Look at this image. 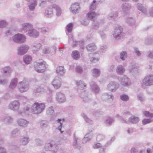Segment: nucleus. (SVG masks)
I'll return each instance as SVG.
<instances>
[{
  "mask_svg": "<svg viewBox=\"0 0 153 153\" xmlns=\"http://www.w3.org/2000/svg\"><path fill=\"white\" fill-rule=\"evenodd\" d=\"M69 42L70 43L73 42V46H75L76 45H77L78 44L79 42H77L74 41V40L73 39V37L72 36H71L70 37H69Z\"/></svg>",
  "mask_w": 153,
  "mask_h": 153,
  "instance_id": "obj_59",
  "label": "nucleus"
},
{
  "mask_svg": "<svg viewBox=\"0 0 153 153\" xmlns=\"http://www.w3.org/2000/svg\"><path fill=\"white\" fill-rule=\"evenodd\" d=\"M53 9H55L56 11V14L57 16H60L62 13V10L61 8L57 5L55 4L52 5L51 7Z\"/></svg>",
  "mask_w": 153,
  "mask_h": 153,
  "instance_id": "obj_36",
  "label": "nucleus"
},
{
  "mask_svg": "<svg viewBox=\"0 0 153 153\" xmlns=\"http://www.w3.org/2000/svg\"><path fill=\"white\" fill-rule=\"evenodd\" d=\"M18 88L19 91L22 92L27 91L29 88V82L27 79L25 78L22 81L19 82Z\"/></svg>",
  "mask_w": 153,
  "mask_h": 153,
  "instance_id": "obj_5",
  "label": "nucleus"
},
{
  "mask_svg": "<svg viewBox=\"0 0 153 153\" xmlns=\"http://www.w3.org/2000/svg\"><path fill=\"white\" fill-rule=\"evenodd\" d=\"M40 128L42 129H43L48 127V122L46 120H42L40 122Z\"/></svg>",
  "mask_w": 153,
  "mask_h": 153,
  "instance_id": "obj_41",
  "label": "nucleus"
},
{
  "mask_svg": "<svg viewBox=\"0 0 153 153\" xmlns=\"http://www.w3.org/2000/svg\"><path fill=\"white\" fill-rule=\"evenodd\" d=\"M58 151V147L55 144H53L50 151L48 152V153H57Z\"/></svg>",
  "mask_w": 153,
  "mask_h": 153,
  "instance_id": "obj_48",
  "label": "nucleus"
},
{
  "mask_svg": "<svg viewBox=\"0 0 153 153\" xmlns=\"http://www.w3.org/2000/svg\"><path fill=\"white\" fill-rule=\"evenodd\" d=\"M120 99L124 102H127L129 100V98L128 95L123 94L120 96Z\"/></svg>",
  "mask_w": 153,
  "mask_h": 153,
  "instance_id": "obj_51",
  "label": "nucleus"
},
{
  "mask_svg": "<svg viewBox=\"0 0 153 153\" xmlns=\"http://www.w3.org/2000/svg\"><path fill=\"white\" fill-rule=\"evenodd\" d=\"M126 21L127 23L132 27L135 28L136 27L137 25L135 24V20L133 18L128 17L126 19Z\"/></svg>",
  "mask_w": 153,
  "mask_h": 153,
  "instance_id": "obj_27",
  "label": "nucleus"
},
{
  "mask_svg": "<svg viewBox=\"0 0 153 153\" xmlns=\"http://www.w3.org/2000/svg\"><path fill=\"white\" fill-rule=\"evenodd\" d=\"M137 7L138 10L141 11L145 14H147V7L140 3H138L137 4Z\"/></svg>",
  "mask_w": 153,
  "mask_h": 153,
  "instance_id": "obj_25",
  "label": "nucleus"
},
{
  "mask_svg": "<svg viewBox=\"0 0 153 153\" xmlns=\"http://www.w3.org/2000/svg\"><path fill=\"white\" fill-rule=\"evenodd\" d=\"M29 46L26 44H23L19 46L17 49V53L19 55H23L27 52Z\"/></svg>",
  "mask_w": 153,
  "mask_h": 153,
  "instance_id": "obj_7",
  "label": "nucleus"
},
{
  "mask_svg": "<svg viewBox=\"0 0 153 153\" xmlns=\"http://www.w3.org/2000/svg\"><path fill=\"white\" fill-rule=\"evenodd\" d=\"M30 111H31V108L30 109L29 107L27 106L25 107L23 109L19 110L18 111V113L20 115L25 116L29 115Z\"/></svg>",
  "mask_w": 153,
  "mask_h": 153,
  "instance_id": "obj_18",
  "label": "nucleus"
},
{
  "mask_svg": "<svg viewBox=\"0 0 153 153\" xmlns=\"http://www.w3.org/2000/svg\"><path fill=\"white\" fill-rule=\"evenodd\" d=\"M91 89L92 91L97 94H98L100 91V88L98 85L94 82H92L90 83Z\"/></svg>",
  "mask_w": 153,
  "mask_h": 153,
  "instance_id": "obj_17",
  "label": "nucleus"
},
{
  "mask_svg": "<svg viewBox=\"0 0 153 153\" xmlns=\"http://www.w3.org/2000/svg\"><path fill=\"white\" fill-rule=\"evenodd\" d=\"M7 24V22L5 20H0V28H3L5 27Z\"/></svg>",
  "mask_w": 153,
  "mask_h": 153,
  "instance_id": "obj_54",
  "label": "nucleus"
},
{
  "mask_svg": "<svg viewBox=\"0 0 153 153\" xmlns=\"http://www.w3.org/2000/svg\"><path fill=\"white\" fill-rule=\"evenodd\" d=\"M46 112L47 114L48 115H53L54 112L53 107L52 106L49 107L48 108Z\"/></svg>",
  "mask_w": 153,
  "mask_h": 153,
  "instance_id": "obj_53",
  "label": "nucleus"
},
{
  "mask_svg": "<svg viewBox=\"0 0 153 153\" xmlns=\"http://www.w3.org/2000/svg\"><path fill=\"white\" fill-rule=\"evenodd\" d=\"M32 28V25L29 23H23L21 25L20 32L22 33L28 32L29 30Z\"/></svg>",
  "mask_w": 153,
  "mask_h": 153,
  "instance_id": "obj_11",
  "label": "nucleus"
},
{
  "mask_svg": "<svg viewBox=\"0 0 153 153\" xmlns=\"http://www.w3.org/2000/svg\"><path fill=\"white\" fill-rule=\"evenodd\" d=\"M56 72L58 74L63 76L65 72V70L63 66H60L57 68Z\"/></svg>",
  "mask_w": 153,
  "mask_h": 153,
  "instance_id": "obj_37",
  "label": "nucleus"
},
{
  "mask_svg": "<svg viewBox=\"0 0 153 153\" xmlns=\"http://www.w3.org/2000/svg\"><path fill=\"white\" fill-rule=\"evenodd\" d=\"M98 2L99 1H97L96 0H94L93 1L92 3L91 4L90 6V11H93L96 9L97 4Z\"/></svg>",
  "mask_w": 153,
  "mask_h": 153,
  "instance_id": "obj_45",
  "label": "nucleus"
},
{
  "mask_svg": "<svg viewBox=\"0 0 153 153\" xmlns=\"http://www.w3.org/2000/svg\"><path fill=\"white\" fill-rule=\"evenodd\" d=\"M86 48L88 51H94L97 49L96 46L94 43L89 44L87 45Z\"/></svg>",
  "mask_w": 153,
  "mask_h": 153,
  "instance_id": "obj_43",
  "label": "nucleus"
},
{
  "mask_svg": "<svg viewBox=\"0 0 153 153\" xmlns=\"http://www.w3.org/2000/svg\"><path fill=\"white\" fill-rule=\"evenodd\" d=\"M118 16V13L117 11H112L107 15V19L109 20H114Z\"/></svg>",
  "mask_w": 153,
  "mask_h": 153,
  "instance_id": "obj_19",
  "label": "nucleus"
},
{
  "mask_svg": "<svg viewBox=\"0 0 153 153\" xmlns=\"http://www.w3.org/2000/svg\"><path fill=\"white\" fill-rule=\"evenodd\" d=\"M57 121L60 124V125L58 127V129L60 131L61 133H62L63 131H61V129L62 126L63 125V123L64 121V119H58V120H57Z\"/></svg>",
  "mask_w": 153,
  "mask_h": 153,
  "instance_id": "obj_49",
  "label": "nucleus"
},
{
  "mask_svg": "<svg viewBox=\"0 0 153 153\" xmlns=\"http://www.w3.org/2000/svg\"><path fill=\"white\" fill-rule=\"evenodd\" d=\"M92 75L93 76L97 77L99 76L100 74V71L97 68H94L91 71Z\"/></svg>",
  "mask_w": 153,
  "mask_h": 153,
  "instance_id": "obj_44",
  "label": "nucleus"
},
{
  "mask_svg": "<svg viewBox=\"0 0 153 153\" xmlns=\"http://www.w3.org/2000/svg\"><path fill=\"white\" fill-rule=\"evenodd\" d=\"M80 96L85 102H88L91 100V98L88 94L84 91H83L82 93L80 94Z\"/></svg>",
  "mask_w": 153,
  "mask_h": 153,
  "instance_id": "obj_32",
  "label": "nucleus"
},
{
  "mask_svg": "<svg viewBox=\"0 0 153 153\" xmlns=\"http://www.w3.org/2000/svg\"><path fill=\"white\" fill-rule=\"evenodd\" d=\"M137 99L140 102H143L145 101V98L143 94L140 93L137 95Z\"/></svg>",
  "mask_w": 153,
  "mask_h": 153,
  "instance_id": "obj_56",
  "label": "nucleus"
},
{
  "mask_svg": "<svg viewBox=\"0 0 153 153\" xmlns=\"http://www.w3.org/2000/svg\"><path fill=\"white\" fill-rule=\"evenodd\" d=\"M76 71L77 72L81 74L83 71V69L81 66L78 65L76 67Z\"/></svg>",
  "mask_w": 153,
  "mask_h": 153,
  "instance_id": "obj_64",
  "label": "nucleus"
},
{
  "mask_svg": "<svg viewBox=\"0 0 153 153\" xmlns=\"http://www.w3.org/2000/svg\"><path fill=\"white\" fill-rule=\"evenodd\" d=\"M30 140L28 136L27 135L22 137L21 139L20 142L23 145L27 144Z\"/></svg>",
  "mask_w": 153,
  "mask_h": 153,
  "instance_id": "obj_34",
  "label": "nucleus"
},
{
  "mask_svg": "<svg viewBox=\"0 0 153 153\" xmlns=\"http://www.w3.org/2000/svg\"><path fill=\"white\" fill-rule=\"evenodd\" d=\"M32 59L31 56L29 55H25L23 57V61L26 64H29Z\"/></svg>",
  "mask_w": 153,
  "mask_h": 153,
  "instance_id": "obj_35",
  "label": "nucleus"
},
{
  "mask_svg": "<svg viewBox=\"0 0 153 153\" xmlns=\"http://www.w3.org/2000/svg\"><path fill=\"white\" fill-rule=\"evenodd\" d=\"M45 108L44 103L35 102L31 107V112L34 114H38L41 113L45 109Z\"/></svg>",
  "mask_w": 153,
  "mask_h": 153,
  "instance_id": "obj_2",
  "label": "nucleus"
},
{
  "mask_svg": "<svg viewBox=\"0 0 153 153\" xmlns=\"http://www.w3.org/2000/svg\"><path fill=\"white\" fill-rule=\"evenodd\" d=\"M114 122V119L109 117H106L104 120L105 123L107 125L109 126L111 125V124Z\"/></svg>",
  "mask_w": 153,
  "mask_h": 153,
  "instance_id": "obj_40",
  "label": "nucleus"
},
{
  "mask_svg": "<svg viewBox=\"0 0 153 153\" xmlns=\"http://www.w3.org/2000/svg\"><path fill=\"white\" fill-rule=\"evenodd\" d=\"M99 15V14L96 13L95 12L93 11H90L87 15L88 18L91 20H94Z\"/></svg>",
  "mask_w": 153,
  "mask_h": 153,
  "instance_id": "obj_33",
  "label": "nucleus"
},
{
  "mask_svg": "<svg viewBox=\"0 0 153 153\" xmlns=\"http://www.w3.org/2000/svg\"><path fill=\"white\" fill-rule=\"evenodd\" d=\"M82 116L84 118L86 122L90 123H92V120H91L89 118H88L86 114L83 113L82 114Z\"/></svg>",
  "mask_w": 153,
  "mask_h": 153,
  "instance_id": "obj_63",
  "label": "nucleus"
},
{
  "mask_svg": "<svg viewBox=\"0 0 153 153\" xmlns=\"http://www.w3.org/2000/svg\"><path fill=\"white\" fill-rule=\"evenodd\" d=\"M52 84L55 89H57L59 88L61 86V79L58 76L55 77L52 81Z\"/></svg>",
  "mask_w": 153,
  "mask_h": 153,
  "instance_id": "obj_10",
  "label": "nucleus"
},
{
  "mask_svg": "<svg viewBox=\"0 0 153 153\" xmlns=\"http://www.w3.org/2000/svg\"><path fill=\"white\" fill-rule=\"evenodd\" d=\"M118 79L121 84L124 86L128 87L131 84L130 79L126 76L118 78Z\"/></svg>",
  "mask_w": 153,
  "mask_h": 153,
  "instance_id": "obj_9",
  "label": "nucleus"
},
{
  "mask_svg": "<svg viewBox=\"0 0 153 153\" xmlns=\"http://www.w3.org/2000/svg\"><path fill=\"white\" fill-rule=\"evenodd\" d=\"M80 140L75 135L74 136V141L73 143V145L74 148H77L78 146V143Z\"/></svg>",
  "mask_w": 153,
  "mask_h": 153,
  "instance_id": "obj_46",
  "label": "nucleus"
},
{
  "mask_svg": "<svg viewBox=\"0 0 153 153\" xmlns=\"http://www.w3.org/2000/svg\"><path fill=\"white\" fill-rule=\"evenodd\" d=\"M140 120L139 118L135 116H132L128 119V121L132 123H138Z\"/></svg>",
  "mask_w": 153,
  "mask_h": 153,
  "instance_id": "obj_38",
  "label": "nucleus"
},
{
  "mask_svg": "<svg viewBox=\"0 0 153 153\" xmlns=\"http://www.w3.org/2000/svg\"><path fill=\"white\" fill-rule=\"evenodd\" d=\"M18 84V79L17 78L12 79L10 82L9 85V88L13 89L15 88Z\"/></svg>",
  "mask_w": 153,
  "mask_h": 153,
  "instance_id": "obj_23",
  "label": "nucleus"
},
{
  "mask_svg": "<svg viewBox=\"0 0 153 153\" xmlns=\"http://www.w3.org/2000/svg\"><path fill=\"white\" fill-rule=\"evenodd\" d=\"M125 69L123 66L122 65H118L116 68V72L119 75H122L125 72Z\"/></svg>",
  "mask_w": 153,
  "mask_h": 153,
  "instance_id": "obj_31",
  "label": "nucleus"
},
{
  "mask_svg": "<svg viewBox=\"0 0 153 153\" xmlns=\"http://www.w3.org/2000/svg\"><path fill=\"white\" fill-rule=\"evenodd\" d=\"M72 57L75 59H78L80 57L79 53L76 51H74L72 53Z\"/></svg>",
  "mask_w": 153,
  "mask_h": 153,
  "instance_id": "obj_47",
  "label": "nucleus"
},
{
  "mask_svg": "<svg viewBox=\"0 0 153 153\" xmlns=\"http://www.w3.org/2000/svg\"><path fill=\"white\" fill-rule=\"evenodd\" d=\"M102 98L104 101L109 100L110 101H112L113 100L114 97L112 94H109L108 93H105L102 95Z\"/></svg>",
  "mask_w": 153,
  "mask_h": 153,
  "instance_id": "obj_24",
  "label": "nucleus"
},
{
  "mask_svg": "<svg viewBox=\"0 0 153 153\" xmlns=\"http://www.w3.org/2000/svg\"><path fill=\"white\" fill-rule=\"evenodd\" d=\"M52 5L49 6L48 10H46L44 13V15L47 17H51L53 14V9L51 7Z\"/></svg>",
  "mask_w": 153,
  "mask_h": 153,
  "instance_id": "obj_29",
  "label": "nucleus"
},
{
  "mask_svg": "<svg viewBox=\"0 0 153 153\" xmlns=\"http://www.w3.org/2000/svg\"><path fill=\"white\" fill-rule=\"evenodd\" d=\"M56 99L57 101L60 103L64 102L66 101V97L65 95L64 94L61 92H58L56 93Z\"/></svg>",
  "mask_w": 153,
  "mask_h": 153,
  "instance_id": "obj_13",
  "label": "nucleus"
},
{
  "mask_svg": "<svg viewBox=\"0 0 153 153\" xmlns=\"http://www.w3.org/2000/svg\"><path fill=\"white\" fill-rule=\"evenodd\" d=\"M120 84L117 82L114 81H111L108 85L107 89L109 91L115 92L118 89Z\"/></svg>",
  "mask_w": 153,
  "mask_h": 153,
  "instance_id": "obj_8",
  "label": "nucleus"
},
{
  "mask_svg": "<svg viewBox=\"0 0 153 153\" xmlns=\"http://www.w3.org/2000/svg\"><path fill=\"white\" fill-rule=\"evenodd\" d=\"M17 123L19 126L23 128L27 127L29 124V122L28 121L22 118L18 119L17 120Z\"/></svg>",
  "mask_w": 153,
  "mask_h": 153,
  "instance_id": "obj_15",
  "label": "nucleus"
},
{
  "mask_svg": "<svg viewBox=\"0 0 153 153\" xmlns=\"http://www.w3.org/2000/svg\"><path fill=\"white\" fill-rule=\"evenodd\" d=\"M104 23L105 20L104 19L101 20L99 22L94 23L93 26V28L94 29H97L100 26L102 25Z\"/></svg>",
  "mask_w": 153,
  "mask_h": 153,
  "instance_id": "obj_42",
  "label": "nucleus"
},
{
  "mask_svg": "<svg viewBox=\"0 0 153 153\" xmlns=\"http://www.w3.org/2000/svg\"><path fill=\"white\" fill-rule=\"evenodd\" d=\"M127 55L126 52L125 51H123L120 54V57L122 60H124L127 57Z\"/></svg>",
  "mask_w": 153,
  "mask_h": 153,
  "instance_id": "obj_50",
  "label": "nucleus"
},
{
  "mask_svg": "<svg viewBox=\"0 0 153 153\" xmlns=\"http://www.w3.org/2000/svg\"><path fill=\"white\" fill-rule=\"evenodd\" d=\"M34 66L35 70L37 72L42 73L45 71L47 65L45 62L41 59L36 60L35 62Z\"/></svg>",
  "mask_w": 153,
  "mask_h": 153,
  "instance_id": "obj_1",
  "label": "nucleus"
},
{
  "mask_svg": "<svg viewBox=\"0 0 153 153\" xmlns=\"http://www.w3.org/2000/svg\"><path fill=\"white\" fill-rule=\"evenodd\" d=\"M144 115L147 117H153V114L150 113L149 112L146 111H143Z\"/></svg>",
  "mask_w": 153,
  "mask_h": 153,
  "instance_id": "obj_61",
  "label": "nucleus"
},
{
  "mask_svg": "<svg viewBox=\"0 0 153 153\" xmlns=\"http://www.w3.org/2000/svg\"><path fill=\"white\" fill-rule=\"evenodd\" d=\"M128 70L133 75H136L138 74V69L134 64L130 65Z\"/></svg>",
  "mask_w": 153,
  "mask_h": 153,
  "instance_id": "obj_16",
  "label": "nucleus"
},
{
  "mask_svg": "<svg viewBox=\"0 0 153 153\" xmlns=\"http://www.w3.org/2000/svg\"><path fill=\"white\" fill-rule=\"evenodd\" d=\"M33 92L36 93V94H37L40 96L44 94L45 91L44 88L39 87L34 89Z\"/></svg>",
  "mask_w": 153,
  "mask_h": 153,
  "instance_id": "obj_30",
  "label": "nucleus"
},
{
  "mask_svg": "<svg viewBox=\"0 0 153 153\" xmlns=\"http://www.w3.org/2000/svg\"><path fill=\"white\" fill-rule=\"evenodd\" d=\"M13 41L17 43L22 44L26 41V37L24 34L17 33L13 35L12 37Z\"/></svg>",
  "mask_w": 153,
  "mask_h": 153,
  "instance_id": "obj_4",
  "label": "nucleus"
},
{
  "mask_svg": "<svg viewBox=\"0 0 153 153\" xmlns=\"http://www.w3.org/2000/svg\"><path fill=\"white\" fill-rule=\"evenodd\" d=\"M1 120L5 123L9 124L12 122L13 118L9 116H4L1 117Z\"/></svg>",
  "mask_w": 153,
  "mask_h": 153,
  "instance_id": "obj_28",
  "label": "nucleus"
},
{
  "mask_svg": "<svg viewBox=\"0 0 153 153\" xmlns=\"http://www.w3.org/2000/svg\"><path fill=\"white\" fill-rule=\"evenodd\" d=\"M28 36L33 37H37L39 36V32L36 30L30 29L27 33Z\"/></svg>",
  "mask_w": 153,
  "mask_h": 153,
  "instance_id": "obj_21",
  "label": "nucleus"
},
{
  "mask_svg": "<svg viewBox=\"0 0 153 153\" xmlns=\"http://www.w3.org/2000/svg\"><path fill=\"white\" fill-rule=\"evenodd\" d=\"M73 27V24L71 23L68 24L66 26V30L68 33L71 32Z\"/></svg>",
  "mask_w": 153,
  "mask_h": 153,
  "instance_id": "obj_57",
  "label": "nucleus"
},
{
  "mask_svg": "<svg viewBox=\"0 0 153 153\" xmlns=\"http://www.w3.org/2000/svg\"><path fill=\"white\" fill-rule=\"evenodd\" d=\"M75 83L77 87V91L79 92L80 89L82 90L86 87L85 84L81 80H76L75 81Z\"/></svg>",
  "mask_w": 153,
  "mask_h": 153,
  "instance_id": "obj_14",
  "label": "nucleus"
},
{
  "mask_svg": "<svg viewBox=\"0 0 153 153\" xmlns=\"http://www.w3.org/2000/svg\"><path fill=\"white\" fill-rule=\"evenodd\" d=\"M93 129L91 128V127L89 128L88 129V132L86 134H88V136L87 137L88 139L90 140L92 138L93 136V134L92 133Z\"/></svg>",
  "mask_w": 153,
  "mask_h": 153,
  "instance_id": "obj_52",
  "label": "nucleus"
},
{
  "mask_svg": "<svg viewBox=\"0 0 153 153\" xmlns=\"http://www.w3.org/2000/svg\"><path fill=\"white\" fill-rule=\"evenodd\" d=\"M121 8L124 12L128 13L131 8V5L129 3H125L122 4Z\"/></svg>",
  "mask_w": 153,
  "mask_h": 153,
  "instance_id": "obj_26",
  "label": "nucleus"
},
{
  "mask_svg": "<svg viewBox=\"0 0 153 153\" xmlns=\"http://www.w3.org/2000/svg\"><path fill=\"white\" fill-rule=\"evenodd\" d=\"M79 9V4L78 3L72 4L71 7V10L73 13L76 14L78 13Z\"/></svg>",
  "mask_w": 153,
  "mask_h": 153,
  "instance_id": "obj_22",
  "label": "nucleus"
},
{
  "mask_svg": "<svg viewBox=\"0 0 153 153\" xmlns=\"http://www.w3.org/2000/svg\"><path fill=\"white\" fill-rule=\"evenodd\" d=\"M53 144L51 143H47L45 144V149L46 150H49L50 151Z\"/></svg>",
  "mask_w": 153,
  "mask_h": 153,
  "instance_id": "obj_55",
  "label": "nucleus"
},
{
  "mask_svg": "<svg viewBox=\"0 0 153 153\" xmlns=\"http://www.w3.org/2000/svg\"><path fill=\"white\" fill-rule=\"evenodd\" d=\"M125 132L127 134H130L133 132V128L131 127H127L125 128Z\"/></svg>",
  "mask_w": 153,
  "mask_h": 153,
  "instance_id": "obj_60",
  "label": "nucleus"
},
{
  "mask_svg": "<svg viewBox=\"0 0 153 153\" xmlns=\"http://www.w3.org/2000/svg\"><path fill=\"white\" fill-rule=\"evenodd\" d=\"M113 37L116 39H119L123 38L124 36V34L123 32V29L121 26H118L115 28L113 34Z\"/></svg>",
  "mask_w": 153,
  "mask_h": 153,
  "instance_id": "obj_6",
  "label": "nucleus"
},
{
  "mask_svg": "<svg viewBox=\"0 0 153 153\" xmlns=\"http://www.w3.org/2000/svg\"><path fill=\"white\" fill-rule=\"evenodd\" d=\"M141 85L142 87L144 86H150L153 85V74L146 75L142 79L141 82Z\"/></svg>",
  "mask_w": 153,
  "mask_h": 153,
  "instance_id": "obj_3",
  "label": "nucleus"
},
{
  "mask_svg": "<svg viewBox=\"0 0 153 153\" xmlns=\"http://www.w3.org/2000/svg\"><path fill=\"white\" fill-rule=\"evenodd\" d=\"M51 50L50 48L47 46L44 47L43 52V53L46 54L49 53L51 52Z\"/></svg>",
  "mask_w": 153,
  "mask_h": 153,
  "instance_id": "obj_62",
  "label": "nucleus"
},
{
  "mask_svg": "<svg viewBox=\"0 0 153 153\" xmlns=\"http://www.w3.org/2000/svg\"><path fill=\"white\" fill-rule=\"evenodd\" d=\"M20 104L19 102L15 100L11 102L8 106V108L13 111H17L19 108Z\"/></svg>",
  "mask_w": 153,
  "mask_h": 153,
  "instance_id": "obj_12",
  "label": "nucleus"
},
{
  "mask_svg": "<svg viewBox=\"0 0 153 153\" xmlns=\"http://www.w3.org/2000/svg\"><path fill=\"white\" fill-rule=\"evenodd\" d=\"M153 119L150 118L149 119H144L143 120L142 123L144 125L146 124L152 122Z\"/></svg>",
  "mask_w": 153,
  "mask_h": 153,
  "instance_id": "obj_58",
  "label": "nucleus"
},
{
  "mask_svg": "<svg viewBox=\"0 0 153 153\" xmlns=\"http://www.w3.org/2000/svg\"><path fill=\"white\" fill-rule=\"evenodd\" d=\"M37 5V0H33L28 2V7L30 11H33Z\"/></svg>",
  "mask_w": 153,
  "mask_h": 153,
  "instance_id": "obj_20",
  "label": "nucleus"
},
{
  "mask_svg": "<svg viewBox=\"0 0 153 153\" xmlns=\"http://www.w3.org/2000/svg\"><path fill=\"white\" fill-rule=\"evenodd\" d=\"M4 74H6L7 75L10 76L12 72L11 68L9 66H6L3 68L2 69Z\"/></svg>",
  "mask_w": 153,
  "mask_h": 153,
  "instance_id": "obj_39",
  "label": "nucleus"
}]
</instances>
